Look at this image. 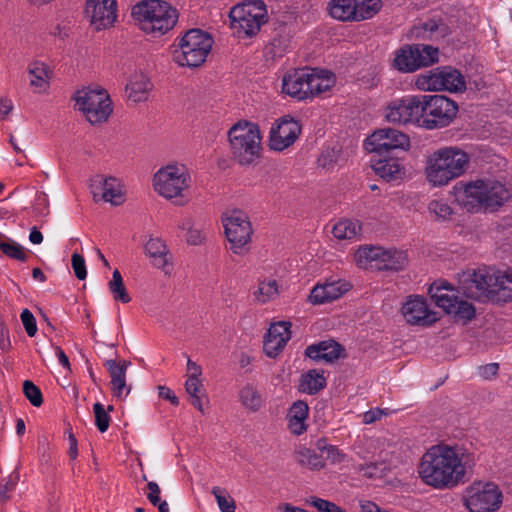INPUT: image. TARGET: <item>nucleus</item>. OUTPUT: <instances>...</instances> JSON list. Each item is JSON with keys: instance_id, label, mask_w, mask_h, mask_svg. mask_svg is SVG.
Segmentation results:
<instances>
[{"instance_id": "f257e3e1", "label": "nucleus", "mask_w": 512, "mask_h": 512, "mask_svg": "<svg viewBox=\"0 0 512 512\" xmlns=\"http://www.w3.org/2000/svg\"><path fill=\"white\" fill-rule=\"evenodd\" d=\"M473 464V458L465 448L437 444L422 455L418 475L424 484L434 489H452L467 481Z\"/></svg>"}, {"instance_id": "f03ea898", "label": "nucleus", "mask_w": 512, "mask_h": 512, "mask_svg": "<svg viewBox=\"0 0 512 512\" xmlns=\"http://www.w3.org/2000/svg\"><path fill=\"white\" fill-rule=\"evenodd\" d=\"M457 201L468 212L493 211L502 206L510 197L511 191L495 180H476L455 186Z\"/></svg>"}, {"instance_id": "7ed1b4c3", "label": "nucleus", "mask_w": 512, "mask_h": 512, "mask_svg": "<svg viewBox=\"0 0 512 512\" xmlns=\"http://www.w3.org/2000/svg\"><path fill=\"white\" fill-rule=\"evenodd\" d=\"M459 290L467 298L483 301L500 291L512 292V271L490 268L467 270L459 275Z\"/></svg>"}, {"instance_id": "20e7f679", "label": "nucleus", "mask_w": 512, "mask_h": 512, "mask_svg": "<svg viewBox=\"0 0 512 512\" xmlns=\"http://www.w3.org/2000/svg\"><path fill=\"white\" fill-rule=\"evenodd\" d=\"M467 153L456 147H443L431 153L426 160L427 181L434 187L447 185L466 171Z\"/></svg>"}, {"instance_id": "39448f33", "label": "nucleus", "mask_w": 512, "mask_h": 512, "mask_svg": "<svg viewBox=\"0 0 512 512\" xmlns=\"http://www.w3.org/2000/svg\"><path fill=\"white\" fill-rule=\"evenodd\" d=\"M132 16L142 31L153 36H162L177 23L178 12L168 2L144 0L132 8Z\"/></svg>"}, {"instance_id": "423d86ee", "label": "nucleus", "mask_w": 512, "mask_h": 512, "mask_svg": "<svg viewBox=\"0 0 512 512\" xmlns=\"http://www.w3.org/2000/svg\"><path fill=\"white\" fill-rule=\"evenodd\" d=\"M228 139L232 155L241 165H249L259 158L261 136L255 123L237 122L229 129Z\"/></svg>"}, {"instance_id": "0eeeda50", "label": "nucleus", "mask_w": 512, "mask_h": 512, "mask_svg": "<svg viewBox=\"0 0 512 512\" xmlns=\"http://www.w3.org/2000/svg\"><path fill=\"white\" fill-rule=\"evenodd\" d=\"M212 46L213 39L208 33L191 29L179 39L173 58L181 66L199 67L205 62Z\"/></svg>"}, {"instance_id": "6e6552de", "label": "nucleus", "mask_w": 512, "mask_h": 512, "mask_svg": "<svg viewBox=\"0 0 512 512\" xmlns=\"http://www.w3.org/2000/svg\"><path fill=\"white\" fill-rule=\"evenodd\" d=\"M190 182L187 168L178 163L167 164L160 168L153 179L155 191L166 199L182 198Z\"/></svg>"}, {"instance_id": "1a4fd4ad", "label": "nucleus", "mask_w": 512, "mask_h": 512, "mask_svg": "<svg viewBox=\"0 0 512 512\" xmlns=\"http://www.w3.org/2000/svg\"><path fill=\"white\" fill-rule=\"evenodd\" d=\"M78 110L91 124L105 122L112 113V102L104 89H82L75 96Z\"/></svg>"}, {"instance_id": "9d476101", "label": "nucleus", "mask_w": 512, "mask_h": 512, "mask_svg": "<svg viewBox=\"0 0 512 512\" xmlns=\"http://www.w3.org/2000/svg\"><path fill=\"white\" fill-rule=\"evenodd\" d=\"M264 4L259 1L235 6L230 11L231 28L239 37H252L266 22Z\"/></svg>"}, {"instance_id": "9b49d317", "label": "nucleus", "mask_w": 512, "mask_h": 512, "mask_svg": "<svg viewBox=\"0 0 512 512\" xmlns=\"http://www.w3.org/2000/svg\"><path fill=\"white\" fill-rule=\"evenodd\" d=\"M429 294L435 304L446 313L468 321L475 316V307L470 302L460 298L455 289L447 282L433 283Z\"/></svg>"}, {"instance_id": "f8f14e48", "label": "nucleus", "mask_w": 512, "mask_h": 512, "mask_svg": "<svg viewBox=\"0 0 512 512\" xmlns=\"http://www.w3.org/2000/svg\"><path fill=\"white\" fill-rule=\"evenodd\" d=\"M222 221L232 252L238 255L246 253L253 233L247 214L241 210L229 211L223 215Z\"/></svg>"}, {"instance_id": "ddd939ff", "label": "nucleus", "mask_w": 512, "mask_h": 512, "mask_svg": "<svg viewBox=\"0 0 512 512\" xmlns=\"http://www.w3.org/2000/svg\"><path fill=\"white\" fill-rule=\"evenodd\" d=\"M381 8V0H330L329 15L343 22H358L373 17Z\"/></svg>"}, {"instance_id": "4468645a", "label": "nucleus", "mask_w": 512, "mask_h": 512, "mask_svg": "<svg viewBox=\"0 0 512 512\" xmlns=\"http://www.w3.org/2000/svg\"><path fill=\"white\" fill-rule=\"evenodd\" d=\"M422 127L435 129L447 126L457 113L454 101L443 95H422Z\"/></svg>"}, {"instance_id": "2eb2a0df", "label": "nucleus", "mask_w": 512, "mask_h": 512, "mask_svg": "<svg viewBox=\"0 0 512 512\" xmlns=\"http://www.w3.org/2000/svg\"><path fill=\"white\" fill-rule=\"evenodd\" d=\"M501 503L502 493L491 482H474L464 493V504L469 512H495Z\"/></svg>"}, {"instance_id": "dca6fc26", "label": "nucleus", "mask_w": 512, "mask_h": 512, "mask_svg": "<svg viewBox=\"0 0 512 512\" xmlns=\"http://www.w3.org/2000/svg\"><path fill=\"white\" fill-rule=\"evenodd\" d=\"M416 86L423 91L459 92L465 89V80L462 74L449 66L439 67L417 76Z\"/></svg>"}, {"instance_id": "f3484780", "label": "nucleus", "mask_w": 512, "mask_h": 512, "mask_svg": "<svg viewBox=\"0 0 512 512\" xmlns=\"http://www.w3.org/2000/svg\"><path fill=\"white\" fill-rule=\"evenodd\" d=\"M385 118L391 123H414L422 126V95L406 96L391 101L385 109Z\"/></svg>"}, {"instance_id": "a211bd4d", "label": "nucleus", "mask_w": 512, "mask_h": 512, "mask_svg": "<svg viewBox=\"0 0 512 512\" xmlns=\"http://www.w3.org/2000/svg\"><path fill=\"white\" fill-rule=\"evenodd\" d=\"M368 152H374L378 156L396 149H408L410 146L409 137L393 128H383L375 131L364 142Z\"/></svg>"}, {"instance_id": "6ab92c4d", "label": "nucleus", "mask_w": 512, "mask_h": 512, "mask_svg": "<svg viewBox=\"0 0 512 512\" xmlns=\"http://www.w3.org/2000/svg\"><path fill=\"white\" fill-rule=\"evenodd\" d=\"M85 16L96 30L110 28L117 18L116 0H86Z\"/></svg>"}, {"instance_id": "aec40b11", "label": "nucleus", "mask_w": 512, "mask_h": 512, "mask_svg": "<svg viewBox=\"0 0 512 512\" xmlns=\"http://www.w3.org/2000/svg\"><path fill=\"white\" fill-rule=\"evenodd\" d=\"M300 133L301 126L297 121L283 118L271 128L269 146L272 150L283 151L297 140Z\"/></svg>"}, {"instance_id": "412c9836", "label": "nucleus", "mask_w": 512, "mask_h": 512, "mask_svg": "<svg viewBox=\"0 0 512 512\" xmlns=\"http://www.w3.org/2000/svg\"><path fill=\"white\" fill-rule=\"evenodd\" d=\"M402 314L412 325L429 326L438 320L437 313L429 310L420 296H409L402 306Z\"/></svg>"}, {"instance_id": "4be33fe9", "label": "nucleus", "mask_w": 512, "mask_h": 512, "mask_svg": "<svg viewBox=\"0 0 512 512\" xmlns=\"http://www.w3.org/2000/svg\"><path fill=\"white\" fill-rule=\"evenodd\" d=\"M350 284L345 280H334L317 284L311 290L308 301L313 305H320L338 299L349 291Z\"/></svg>"}, {"instance_id": "5701e85b", "label": "nucleus", "mask_w": 512, "mask_h": 512, "mask_svg": "<svg viewBox=\"0 0 512 512\" xmlns=\"http://www.w3.org/2000/svg\"><path fill=\"white\" fill-rule=\"evenodd\" d=\"M290 327L288 322L274 323L269 327L263 345L267 356L276 357L284 349L291 337Z\"/></svg>"}, {"instance_id": "b1692460", "label": "nucleus", "mask_w": 512, "mask_h": 512, "mask_svg": "<svg viewBox=\"0 0 512 512\" xmlns=\"http://www.w3.org/2000/svg\"><path fill=\"white\" fill-rule=\"evenodd\" d=\"M308 70L300 69L283 77L282 91L298 100L309 98Z\"/></svg>"}, {"instance_id": "393cba45", "label": "nucleus", "mask_w": 512, "mask_h": 512, "mask_svg": "<svg viewBox=\"0 0 512 512\" xmlns=\"http://www.w3.org/2000/svg\"><path fill=\"white\" fill-rule=\"evenodd\" d=\"M130 362L123 361L117 363L115 360L106 362L107 369L111 377V391L114 397L119 399L126 398L130 393V386L126 383V370Z\"/></svg>"}, {"instance_id": "a878e982", "label": "nucleus", "mask_w": 512, "mask_h": 512, "mask_svg": "<svg viewBox=\"0 0 512 512\" xmlns=\"http://www.w3.org/2000/svg\"><path fill=\"white\" fill-rule=\"evenodd\" d=\"M371 167L378 176L388 182L399 180L404 175V168L396 158L376 155L371 159Z\"/></svg>"}, {"instance_id": "bb28decb", "label": "nucleus", "mask_w": 512, "mask_h": 512, "mask_svg": "<svg viewBox=\"0 0 512 512\" xmlns=\"http://www.w3.org/2000/svg\"><path fill=\"white\" fill-rule=\"evenodd\" d=\"M152 87L153 85L146 75L134 73L126 84L127 98L133 103L144 102L148 99Z\"/></svg>"}, {"instance_id": "cd10ccee", "label": "nucleus", "mask_w": 512, "mask_h": 512, "mask_svg": "<svg viewBox=\"0 0 512 512\" xmlns=\"http://www.w3.org/2000/svg\"><path fill=\"white\" fill-rule=\"evenodd\" d=\"M343 352V348L334 340H325L308 346L305 355L310 359L326 362H332L338 359Z\"/></svg>"}, {"instance_id": "c85d7f7f", "label": "nucleus", "mask_w": 512, "mask_h": 512, "mask_svg": "<svg viewBox=\"0 0 512 512\" xmlns=\"http://www.w3.org/2000/svg\"><path fill=\"white\" fill-rule=\"evenodd\" d=\"M309 98L321 95L335 84V76L328 70L307 69Z\"/></svg>"}, {"instance_id": "c756f323", "label": "nucleus", "mask_w": 512, "mask_h": 512, "mask_svg": "<svg viewBox=\"0 0 512 512\" xmlns=\"http://www.w3.org/2000/svg\"><path fill=\"white\" fill-rule=\"evenodd\" d=\"M308 412V405L303 401H297L291 406L288 413V426L293 434L301 435L306 431Z\"/></svg>"}, {"instance_id": "7c9ffc66", "label": "nucleus", "mask_w": 512, "mask_h": 512, "mask_svg": "<svg viewBox=\"0 0 512 512\" xmlns=\"http://www.w3.org/2000/svg\"><path fill=\"white\" fill-rule=\"evenodd\" d=\"M28 74L30 76V86L36 91H45L49 86L51 78V70L42 61H33L28 66Z\"/></svg>"}, {"instance_id": "2f4dec72", "label": "nucleus", "mask_w": 512, "mask_h": 512, "mask_svg": "<svg viewBox=\"0 0 512 512\" xmlns=\"http://www.w3.org/2000/svg\"><path fill=\"white\" fill-rule=\"evenodd\" d=\"M145 253L151 259L152 265L158 269L164 270L169 262L167 246L159 238H150L146 242Z\"/></svg>"}, {"instance_id": "473e14b6", "label": "nucleus", "mask_w": 512, "mask_h": 512, "mask_svg": "<svg viewBox=\"0 0 512 512\" xmlns=\"http://www.w3.org/2000/svg\"><path fill=\"white\" fill-rule=\"evenodd\" d=\"M101 186V199L109 202L112 205H120L124 202L123 186L119 179L108 177L101 179L99 182Z\"/></svg>"}, {"instance_id": "72a5a7b5", "label": "nucleus", "mask_w": 512, "mask_h": 512, "mask_svg": "<svg viewBox=\"0 0 512 512\" xmlns=\"http://www.w3.org/2000/svg\"><path fill=\"white\" fill-rule=\"evenodd\" d=\"M383 249L378 246H366L358 249L355 254L357 265L363 269L379 270Z\"/></svg>"}, {"instance_id": "f704fd0d", "label": "nucleus", "mask_w": 512, "mask_h": 512, "mask_svg": "<svg viewBox=\"0 0 512 512\" xmlns=\"http://www.w3.org/2000/svg\"><path fill=\"white\" fill-rule=\"evenodd\" d=\"M450 33L449 27L442 20L431 19L415 27V35L437 40Z\"/></svg>"}, {"instance_id": "c9c22d12", "label": "nucleus", "mask_w": 512, "mask_h": 512, "mask_svg": "<svg viewBox=\"0 0 512 512\" xmlns=\"http://www.w3.org/2000/svg\"><path fill=\"white\" fill-rule=\"evenodd\" d=\"M416 60L417 70L433 65L438 61L439 50L436 47L426 44L411 45Z\"/></svg>"}, {"instance_id": "e433bc0d", "label": "nucleus", "mask_w": 512, "mask_h": 512, "mask_svg": "<svg viewBox=\"0 0 512 512\" xmlns=\"http://www.w3.org/2000/svg\"><path fill=\"white\" fill-rule=\"evenodd\" d=\"M406 264L407 255L405 252L396 249H383L379 270L398 271L403 269Z\"/></svg>"}, {"instance_id": "4c0bfd02", "label": "nucleus", "mask_w": 512, "mask_h": 512, "mask_svg": "<svg viewBox=\"0 0 512 512\" xmlns=\"http://www.w3.org/2000/svg\"><path fill=\"white\" fill-rule=\"evenodd\" d=\"M361 232V225L357 221L343 219L334 224L332 234L339 240H353Z\"/></svg>"}, {"instance_id": "58836bf2", "label": "nucleus", "mask_w": 512, "mask_h": 512, "mask_svg": "<svg viewBox=\"0 0 512 512\" xmlns=\"http://www.w3.org/2000/svg\"><path fill=\"white\" fill-rule=\"evenodd\" d=\"M393 65L397 70L404 73H411L417 70L411 45H405L396 52Z\"/></svg>"}, {"instance_id": "ea45409f", "label": "nucleus", "mask_w": 512, "mask_h": 512, "mask_svg": "<svg viewBox=\"0 0 512 512\" xmlns=\"http://www.w3.org/2000/svg\"><path fill=\"white\" fill-rule=\"evenodd\" d=\"M326 385V379L322 372L317 370H310L306 374L302 375L300 382L301 391L310 395L316 394Z\"/></svg>"}, {"instance_id": "a19ab883", "label": "nucleus", "mask_w": 512, "mask_h": 512, "mask_svg": "<svg viewBox=\"0 0 512 512\" xmlns=\"http://www.w3.org/2000/svg\"><path fill=\"white\" fill-rule=\"evenodd\" d=\"M296 460L301 466L310 470H319L325 465L322 455L306 447H300L296 451Z\"/></svg>"}, {"instance_id": "79ce46f5", "label": "nucleus", "mask_w": 512, "mask_h": 512, "mask_svg": "<svg viewBox=\"0 0 512 512\" xmlns=\"http://www.w3.org/2000/svg\"><path fill=\"white\" fill-rule=\"evenodd\" d=\"M185 390L191 398V404L200 412H204L203 406V384L200 377H187L185 382Z\"/></svg>"}, {"instance_id": "37998d69", "label": "nucleus", "mask_w": 512, "mask_h": 512, "mask_svg": "<svg viewBox=\"0 0 512 512\" xmlns=\"http://www.w3.org/2000/svg\"><path fill=\"white\" fill-rule=\"evenodd\" d=\"M239 399L241 404L255 412L258 411L262 405L263 399L256 387L251 384L245 385L239 392Z\"/></svg>"}, {"instance_id": "c03bdc74", "label": "nucleus", "mask_w": 512, "mask_h": 512, "mask_svg": "<svg viewBox=\"0 0 512 512\" xmlns=\"http://www.w3.org/2000/svg\"><path fill=\"white\" fill-rule=\"evenodd\" d=\"M108 289L115 301L121 303H129L131 301V297L127 292V289L123 283V278L118 269L113 271L112 279L108 282Z\"/></svg>"}, {"instance_id": "a18cd8bd", "label": "nucleus", "mask_w": 512, "mask_h": 512, "mask_svg": "<svg viewBox=\"0 0 512 512\" xmlns=\"http://www.w3.org/2000/svg\"><path fill=\"white\" fill-rule=\"evenodd\" d=\"M278 294V285L276 280L269 279L259 282L257 290L254 292L255 298L265 303L274 299Z\"/></svg>"}, {"instance_id": "49530a36", "label": "nucleus", "mask_w": 512, "mask_h": 512, "mask_svg": "<svg viewBox=\"0 0 512 512\" xmlns=\"http://www.w3.org/2000/svg\"><path fill=\"white\" fill-rule=\"evenodd\" d=\"M0 250L9 258L22 262L27 260V254L24 248L11 239H8L7 241H0Z\"/></svg>"}, {"instance_id": "de8ad7c7", "label": "nucleus", "mask_w": 512, "mask_h": 512, "mask_svg": "<svg viewBox=\"0 0 512 512\" xmlns=\"http://www.w3.org/2000/svg\"><path fill=\"white\" fill-rule=\"evenodd\" d=\"M211 492L215 496V499L221 512H235V501L225 491V489L216 486L212 488Z\"/></svg>"}, {"instance_id": "09e8293b", "label": "nucleus", "mask_w": 512, "mask_h": 512, "mask_svg": "<svg viewBox=\"0 0 512 512\" xmlns=\"http://www.w3.org/2000/svg\"><path fill=\"white\" fill-rule=\"evenodd\" d=\"M316 448L322 454H325L326 459L333 464L341 463L345 458V454H343L337 447L328 444L325 439L317 440Z\"/></svg>"}, {"instance_id": "8fccbe9b", "label": "nucleus", "mask_w": 512, "mask_h": 512, "mask_svg": "<svg viewBox=\"0 0 512 512\" xmlns=\"http://www.w3.org/2000/svg\"><path fill=\"white\" fill-rule=\"evenodd\" d=\"M428 210L441 220H447L452 215L451 207L444 200H432L428 205Z\"/></svg>"}, {"instance_id": "3c124183", "label": "nucleus", "mask_w": 512, "mask_h": 512, "mask_svg": "<svg viewBox=\"0 0 512 512\" xmlns=\"http://www.w3.org/2000/svg\"><path fill=\"white\" fill-rule=\"evenodd\" d=\"M23 392L33 406L39 407L43 403L42 393L33 382L26 380L23 383Z\"/></svg>"}, {"instance_id": "603ef678", "label": "nucleus", "mask_w": 512, "mask_h": 512, "mask_svg": "<svg viewBox=\"0 0 512 512\" xmlns=\"http://www.w3.org/2000/svg\"><path fill=\"white\" fill-rule=\"evenodd\" d=\"M93 411L95 414V425L100 432H105L110 423V416L105 411L104 406L97 402L93 405Z\"/></svg>"}, {"instance_id": "864d4df0", "label": "nucleus", "mask_w": 512, "mask_h": 512, "mask_svg": "<svg viewBox=\"0 0 512 512\" xmlns=\"http://www.w3.org/2000/svg\"><path fill=\"white\" fill-rule=\"evenodd\" d=\"M181 229H187V242L191 245H199L203 240V235L200 229L192 226L190 219H185L179 226Z\"/></svg>"}, {"instance_id": "5fc2aeb1", "label": "nucleus", "mask_w": 512, "mask_h": 512, "mask_svg": "<svg viewBox=\"0 0 512 512\" xmlns=\"http://www.w3.org/2000/svg\"><path fill=\"white\" fill-rule=\"evenodd\" d=\"M22 324L29 337H34L37 333L36 319L29 309L22 310L20 314Z\"/></svg>"}, {"instance_id": "6e6d98bb", "label": "nucleus", "mask_w": 512, "mask_h": 512, "mask_svg": "<svg viewBox=\"0 0 512 512\" xmlns=\"http://www.w3.org/2000/svg\"><path fill=\"white\" fill-rule=\"evenodd\" d=\"M19 481V472L17 470L13 471L5 483L0 488V499L2 501H6L10 498L9 493L12 492Z\"/></svg>"}, {"instance_id": "4d7b16f0", "label": "nucleus", "mask_w": 512, "mask_h": 512, "mask_svg": "<svg viewBox=\"0 0 512 512\" xmlns=\"http://www.w3.org/2000/svg\"><path fill=\"white\" fill-rule=\"evenodd\" d=\"M71 265L77 279L84 280L87 277L85 259L82 255L73 253L71 257Z\"/></svg>"}, {"instance_id": "13d9d810", "label": "nucleus", "mask_w": 512, "mask_h": 512, "mask_svg": "<svg viewBox=\"0 0 512 512\" xmlns=\"http://www.w3.org/2000/svg\"><path fill=\"white\" fill-rule=\"evenodd\" d=\"M288 46L289 38L279 35L278 37L275 36L271 40L267 48L269 49V52L273 54V56H281L287 50Z\"/></svg>"}, {"instance_id": "bf43d9fd", "label": "nucleus", "mask_w": 512, "mask_h": 512, "mask_svg": "<svg viewBox=\"0 0 512 512\" xmlns=\"http://www.w3.org/2000/svg\"><path fill=\"white\" fill-rule=\"evenodd\" d=\"M147 487L149 490V492L147 494L148 500L150 501V503L152 505H157V503L161 500L160 499L161 490H160L159 485L154 481H150V482H148Z\"/></svg>"}, {"instance_id": "052dcab7", "label": "nucleus", "mask_w": 512, "mask_h": 512, "mask_svg": "<svg viewBox=\"0 0 512 512\" xmlns=\"http://www.w3.org/2000/svg\"><path fill=\"white\" fill-rule=\"evenodd\" d=\"M311 505L320 512H331V507L334 503L317 497H311Z\"/></svg>"}, {"instance_id": "680f3d73", "label": "nucleus", "mask_w": 512, "mask_h": 512, "mask_svg": "<svg viewBox=\"0 0 512 512\" xmlns=\"http://www.w3.org/2000/svg\"><path fill=\"white\" fill-rule=\"evenodd\" d=\"M499 365L497 363H489L479 368V373L484 379H490L498 372Z\"/></svg>"}, {"instance_id": "e2e57ef3", "label": "nucleus", "mask_w": 512, "mask_h": 512, "mask_svg": "<svg viewBox=\"0 0 512 512\" xmlns=\"http://www.w3.org/2000/svg\"><path fill=\"white\" fill-rule=\"evenodd\" d=\"M383 414L384 411L382 409H371L363 414V422L365 424H371L377 420H380Z\"/></svg>"}, {"instance_id": "0e129e2a", "label": "nucleus", "mask_w": 512, "mask_h": 512, "mask_svg": "<svg viewBox=\"0 0 512 512\" xmlns=\"http://www.w3.org/2000/svg\"><path fill=\"white\" fill-rule=\"evenodd\" d=\"M158 390H159V397L170 401V403L173 405L179 404V400H178L177 396L174 394V392L170 388L165 387V386H159Z\"/></svg>"}, {"instance_id": "69168bd1", "label": "nucleus", "mask_w": 512, "mask_h": 512, "mask_svg": "<svg viewBox=\"0 0 512 512\" xmlns=\"http://www.w3.org/2000/svg\"><path fill=\"white\" fill-rule=\"evenodd\" d=\"M187 377H200L202 375V368L196 362L187 358Z\"/></svg>"}, {"instance_id": "338daca9", "label": "nucleus", "mask_w": 512, "mask_h": 512, "mask_svg": "<svg viewBox=\"0 0 512 512\" xmlns=\"http://www.w3.org/2000/svg\"><path fill=\"white\" fill-rule=\"evenodd\" d=\"M13 109V103L8 98H0V119H4Z\"/></svg>"}, {"instance_id": "774afa93", "label": "nucleus", "mask_w": 512, "mask_h": 512, "mask_svg": "<svg viewBox=\"0 0 512 512\" xmlns=\"http://www.w3.org/2000/svg\"><path fill=\"white\" fill-rule=\"evenodd\" d=\"M53 348H54L55 355L57 356L59 363L63 367H65L66 369L69 370L70 363H69V359H68L67 355L65 354V352L59 346H53Z\"/></svg>"}]
</instances>
